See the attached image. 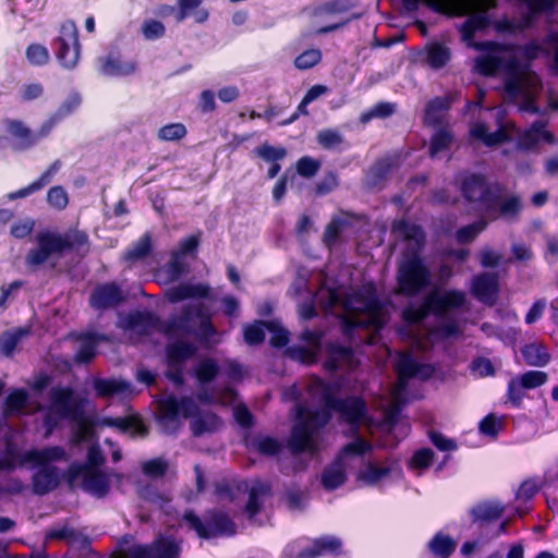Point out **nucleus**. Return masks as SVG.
Listing matches in <instances>:
<instances>
[{
    "instance_id": "nucleus-15",
    "label": "nucleus",
    "mask_w": 558,
    "mask_h": 558,
    "mask_svg": "<svg viewBox=\"0 0 558 558\" xmlns=\"http://www.w3.org/2000/svg\"><path fill=\"white\" fill-rule=\"evenodd\" d=\"M183 521L203 538H209L217 535L229 536L235 533V524L221 511L209 512L205 522H203L193 512H186L183 517Z\"/></svg>"
},
{
    "instance_id": "nucleus-16",
    "label": "nucleus",
    "mask_w": 558,
    "mask_h": 558,
    "mask_svg": "<svg viewBox=\"0 0 558 558\" xmlns=\"http://www.w3.org/2000/svg\"><path fill=\"white\" fill-rule=\"evenodd\" d=\"M53 47L60 64L65 69H74L80 60L81 46L76 25L72 21L61 24Z\"/></svg>"
},
{
    "instance_id": "nucleus-55",
    "label": "nucleus",
    "mask_w": 558,
    "mask_h": 558,
    "mask_svg": "<svg viewBox=\"0 0 558 558\" xmlns=\"http://www.w3.org/2000/svg\"><path fill=\"white\" fill-rule=\"evenodd\" d=\"M502 428V418L488 414L480 422V432L490 438H496Z\"/></svg>"
},
{
    "instance_id": "nucleus-57",
    "label": "nucleus",
    "mask_w": 558,
    "mask_h": 558,
    "mask_svg": "<svg viewBox=\"0 0 558 558\" xmlns=\"http://www.w3.org/2000/svg\"><path fill=\"white\" fill-rule=\"evenodd\" d=\"M27 60L35 65H44L49 60L48 49L39 44H32L26 50Z\"/></svg>"
},
{
    "instance_id": "nucleus-50",
    "label": "nucleus",
    "mask_w": 558,
    "mask_h": 558,
    "mask_svg": "<svg viewBox=\"0 0 558 558\" xmlns=\"http://www.w3.org/2000/svg\"><path fill=\"white\" fill-rule=\"evenodd\" d=\"M186 134V129L182 123H171L159 129L158 138L165 142L179 141Z\"/></svg>"
},
{
    "instance_id": "nucleus-21",
    "label": "nucleus",
    "mask_w": 558,
    "mask_h": 558,
    "mask_svg": "<svg viewBox=\"0 0 558 558\" xmlns=\"http://www.w3.org/2000/svg\"><path fill=\"white\" fill-rule=\"evenodd\" d=\"M219 371L223 372L227 377L233 381L240 380L243 375L242 366L234 361H226L221 366H218L214 359H203L194 368V376L201 385L211 381Z\"/></svg>"
},
{
    "instance_id": "nucleus-45",
    "label": "nucleus",
    "mask_w": 558,
    "mask_h": 558,
    "mask_svg": "<svg viewBox=\"0 0 558 558\" xmlns=\"http://www.w3.org/2000/svg\"><path fill=\"white\" fill-rule=\"evenodd\" d=\"M433 450L423 448L417 450L410 460L409 468L420 475L425 469H427L433 460Z\"/></svg>"
},
{
    "instance_id": "nucleus-30",
    "label": "nucleus",
    "mask_w": 558,
    "mask_h": 558,
    "mask_svg": "<svg viewBox=\"0 0 558 558\" xmlns=\"http://www.w3.org/2000/svg\"><path fill=\"white\" fill-rule=\"evenodd\" d=\"M209 288L203 283H181L167 291L170 302H180L186 299L199 300L208 295Z\"/></svg>"
},
{
    "instance_id": "nucleus-42",
    "label": "nucleus",
    "mask_w": 558,
    "mask_h": 558,
    "mask_svg": "<svg viewBox=\"0 0 558 558\" xmlns=\"http://www.w3.org/2000/svg\"><path fill=\"white\" fill-rule=\"evenodd\" d=\"M169 464L162 458H155L142 463V472L150 481L161 478L168 471Z\"/></svg>"
},
{
    "instance_id": "nucleus-34",
    "label": "nucleus",
    "mask_w": 558,
    "mask_h": 558,
    "mask_svg": "<svg viewBox=\"0 0 558 558\" xmlns=\"http://www.w3.org/2000/svg\"><path fill=\"white\" fill-rule=\"evenodd\" d=\"M450 106L449 97H437L425 109L424 122L428 125L441 124Z\"/></svg>"
},
{
    "instance_id": "nucleus-1",
    "label": "nucleus",
    "mask_w": 558,
    "mask_h": 558,
    "mask_svg": "<svg viewBox=\"0 0 558 558\" xmlns=\"http://www.w3.org/2000/svg\"><path fill=\"white\" fill-rule=\"evenodd\" d=\"M465 304L464 292L457 290H433L420 305H409L402 313L403 323L399 329L401 339L409 350L396 354L393 366L398 374L397 384L375 403L376 416L368 415L363 400L350 397L336 398L342 384L330 385L317 377H311L304 385H293L283 391V398L295 402L293 426L289 447L294 454L313 456L318 450L320 428L332 411L340 413L353 429L364 427L371 435L379 433L380 447H393L403 438L409 425L400 421L401 407L407 401V381L410 378L427 379L435 368L420 357L438 341L460 332L456 311Z\"/></svg>"
},
{
    "instance_id": "nucleus-41",
    "label": "nucleus",
    "mask_w": 558,
    "mask_h": 558,
    "mask_svg": "<svg viewBox=\"0 0 558 558\" xmlns=\"http://www.w3.org/2000/svg\"><path fill=\"white\" fill-rule=\"evenodd\" d=\"M27 333L28 330L24 328H17L2 333L0 337V353L10 356L21 339Z\"/></svg>"
},
{
    "instance_id": "nucleus-38",
    "label": "nucleus",
    "mask_w": 558,
    "mask_h": 558,
    "mask_svg": "<svg viewBox=\"0 0 558 558\" xmlns=\"http://www.w3.org/2000/svg\"><path fill=\"white\" fill-rule=\"evenodd\" d=\"M505 508L499 501H486L472 509L474 520L490 521L501 515Z\"/></svg>"
},
{
    "instance_id": "nucleus-49",
    "label": "nucleus",
    "mask_w": 558,
    "mask_h": 558,
    "mask_svg": "<svg viewBox=\"0 0 558 558\" xmlns=\"http://www.w3.org/2000/svg\"><path fill=\"white\" fill-rule=\"evenodd\" d=\"M486 225L487 222L484 219H480L472 225L462 227L457 231V241L459 243L471 242L486 228Z\"/></svg>"
},
{
    "instance_id": "nucleus-61",
    "label": "nucleus",
    "mask_w": 558,
    "mask_h": 558,
    "mask_svg": "<svg viewBox=\"0 0 558 558\" xmlns=\"http://www.w3.org/2000/svg\"><path fill=\"white\" fill-rule=\"evenodd\" d=\"M149 250H150L149 238L147 235H144L143 238H141L138 240V242L136 244H134L133 247H131L126 252L125 257L130 260H136V259H140V258L144 257L145 255H147Z\"/></svg>"
},
{
    "instance_id": "nucleus-39",
    "label": "nucleus",
    "mask_w": 558,
    "mask_h": 558,
    "mask_svg": "<svg viewBox=\"0 0 558 558\" xmlns=\"http://www.w3.org/2000/svg\"><path fill=\"white\" fill-rule=\"evenodd\" d=\"M397 167V159L387 157L378 160L368 172V180L372 184L379 183L380 180L391 174L392 170Z\"/></svg>"
},
{
    "instance_id": "nucleus-35",
    "label": "nucleus",
    "mask_w": 558,
    "mask_h": 558,
    "mask_svg": "<svg viewBox=\"0 0 558 558\" xmlns=\"http://www.w3.org/2000/svg\"><path fill=\"white\" fill-rule=\"evenodd\" d=\"M521 353L529 365L545 366L550 361L548 349L542 342H532L521 349Z\"/></svg>"
},
{
    "instance_id": "nucleus-56",
    "label": "nucleus",
    "mask_w": 558,
    "mask_h": 558,
    "mask_svg": "<svg viewBox=\"0 0 558 558\" xmlns=\"http://www.w3.org/2000/svg\"><path fill=\"white\" fill-rule=\"evenodd\" d=\"M81 104V97L78 94H71L63 104L59 107L54 117L51 119L50 124L52 125L57 121L72 113Z\"/></svg>"
},
{
    "instance_id": "nucleus-62",
    "label": "nucleus",
    "mask_w": 558,
    "mask_h": 558,
    "mask_svg": "<svg viewBox=\"0 0 558 558\" xmlns=\"http://www.w3.org/2000/svg\"><path fill=\"white\" fill-rule=\"evenodd\" d=\"M480 262L483 267H496L501 262L502 255L490 247H484L480 254Z\"/></svg>"
},
{
    "instance_id": "nucleus-13",
    "label": "nucleus",
    "mask_w": 558,
    "mask_h": 558,
    "mask_svg": "<svg viewBox=\"0 0 558 558\" xmlns=\"http://www.w3.org/2000/svg\"><path fill=\"white\" fill-rule=\"evenodd\" d=\"M367 445L362 436L354 437L342 447L337 458L327 465L320 475V482L325 489L333 490L340 487L347 480V470L355 468L356 459L365 452Z\"/></svg>"
},
{
    "instance_id": "nucleus-25",
    "label": "nucleus",
    "mask_w": 558,
    "mask_h": 558,
    "mask_svg": "<svg viewBox=\"0 0 558 558\" xmlns=\"http://www.w3.org/2000/svg\"><path fill=\"white\" fill-rule=\"evenodd\" d=\"M124 298L123 291L116 283H104L93 291L90 305L96 310H104L118 305Z\"/></svg>"
},
{
    "instance_id": "nucleus-43",
    "label": "nucleus",
    "mask_w": 558,
    "mask_h": 558,
    "mask_svg": "<svg viewBox=\"0 0 558 558\" xmlns=\"http://www.w3.org/2000/svg\"><path fill=\"white\" fill-rule=\"evenodd\" d=\"M452 143V134L448 130H438L432 136L429 154L436 158L445 153Z\"/></svg>"
},
{
    "instance_id": "nucleus-3",
    "label": "nucleus",
    "mask_w": 558,
    "mask_h": 558,
    "mask_svg": "<svg viewBox=\"0 0 558 558\" xmlns=\"http://www.w3.org/2000/svg\"><path fill=\"white\" fill-rule=\"evenodd\" d=\"M63 418H71L74 422L72 446L86 444L88 447L86 462L70 465L69 481L73 485H80L83 490L95 497H104L109 490L110 480L101 469L105 458L99 446L95 444V428L108 426L131 436H144L147 433L146 426L134 414L125 417L102 418L87 416L80 410L71 388L54 387L50 390V405L44 418L45 438L51 435L53 428Z\"/></svg>"
},
{
    "instance_id": "nucleus-5",
    "label": "nucleus",
    "mask_w": 558,
    "mask_h": 558,
    "mask_svg": "<svg viewBox=\"0 0 558 558\" xmlns=\"http://www.w3.org/2000/svg\"><path fill=\"white\" fill-rule=\"evenodd\" d=\"M314 299L324 312L342 317L343 331L349 337L355 328L378 331L387 322V307L378 300L373 283L350 291L324 286Z\"/></svg>"
},
{
    "instance_id": "nucleus-4",
    "label": "nucleus",
    "mask_w": 558,
    "mask_h": 558,
    "mask_svg": "<svg viewBox=\"0 0 558 558\" xmlns=\"http://www.w3.org/2000/svg\"><path fill=\"white\" fill-rule=\"evenodd\" d=\"M118 325L132 335L143 336L159 331L172 339L167 347V377L175 386L183 383L182 364L196 351L190 339L210 342L215 333L207 312L201 303L190 304L181 316L173 317L168 325H163L156 315L146 311L120 314Z\"/></svg>"
},
{
    "instance_id": "nucleus-58",
    "label": "nucleus",
    "mask_w": 558,
    "mask_h": 558,
    "mask_svg": "<svg viewBox=\"0 0 558 558\" xmlns=\"http://www.w3.org/2000/svg\"><path fill=\"white\" fill-rule=\"evenodd\" d=\"M252 445L264 454H276L281 447L278 440L268 436L254 438Z\"/></svg>"
},
{
    "instance_id": "nucleus-7",
    "label": "nucleus",
    "mask_w": 558,
    "mask_h": 558,
    "mask_svg": "<svg viewBox=\"0 0 558 558\" xmlns=\"http://www.w3.org/2000/svg\"><path fill=\"white\" fill-rule=\"evenodd\" d=\"M497 129L489 131L483 120L472 121L470 124V137L488 147L504 142L515 141L517 148L524 151L536 150L543 143H554V135L546 130L543 121L534 122L529 129L518 130L512 123L502 122L504 108H494Z\"/></svg>"
},
{
    "instance_id": "nucleus-11",
    "label": "nucleus",
    "mask_w": 558,
    "mask_h": 558,
    "mask_svg": "<svg viewBox=\"0 0 558 558\" xmlns=\"http://www.w3.org/2000/svg\"><path fill=\"white\" fill-rule=\"evenodd\" d=\"M367 449L355 462V480L363 486L385 488L402 478L399 462L391 457L374 453V445L364 438Z\"/></svg>"
},
{
    "instance_id": "nucleus-40",
    "label": "nucleus",
    "mask_w": 558,
    "mask_h": 558,
    "mask_svg": "<svg viewBox=\"0 0 558 558\" xmlns=\"http://www.w3.org/2000/svg\"><path fill=\"white\" fill-rule=\"evenodd\" d=\"M98 337L92 333L83 335L80 338V345L76 353V361L80 363L89 362L96 354Z\"/></svg>"
},
{
    "instance_id": "nucleus-44",
    "label": "nucleus",
    "mask_w": 558,
    "mask_h": 558,
    "mask_svg": "<svg viewBox=\"0 0 558 558\" xmlns=\"http://www.w3.org/2000/svg\"><path fill=\"white\" fill-rule=\"evenodd\" d=\"M317 142L326 149H340L344 140L337 130H322L317 134Z\"/></svg>"
},
{
    "instance_id": "nucleus-6",
    "label": "nucleus",
    "mask_w": 558,
    "mask_h": 558,
    "mask_svg": "<svg viewBox=\"0 0 558 558\" xmlns=\"http://www.w3.org/2000/svg\"><path fill=\"white\" fill-rule=\"evenodd\" d=\"M391 232L396 240L405 244L403 257L398 269V284L403 294L414 295L430 283V272L420 257L425 235L415 223L405 219L396 220Z\"/></svg>"
},
{
    "instance_id": "nucleus-19",
    "label": "nucleus",
    "mask_w": 558,
    "mask_h": 558,
    "mask_svg": "<svg viewBox=\"0 0 558 558\" xmlns=\"http://www.w3.org/2000/svg\"><path fill=\"white\" fill-rule=\"evenodd\" d=\"M270 335L269 342L272 347L282 348L288 343L289 332L278 322H255L244 328V340L248 344L260 343L265 338V331Z\"/></svg>"
},
{
    "instance_id": "nucleus-36",
    "label": "nucleus",
    "mask_w": 558,
    "mask_h": 558,
    "mask_svg": "<svg viewBox=\"0 0 558 558\" xmlns=\"http://www.w3.org/2000/svg\"><path fill=\"white\" fill-rule=\"evenodd\" d=\"M137 493L143 500L154 504L159 508H163L171 500L169 492L158 489L153 483H140Z\"/></svg>"
},
{
    "instance_id": "nucleus-24",
    "label": "nucleus",
    "mask_w": 558,
    "mask_h": 558,
    "mask_svg": "<svg viewBox=\"0 0 558 558\" xmlns=\"http://www.w3.org/2000/svg\"><path fill=\"white\" fill-rule=\"evenodd\" d=\"M324 366L329 372H350L357 366V360L349 347L330 344Z\"/></svg>"
},
{
    "instance_id": "nucleus-10",
    "label": "nucleus",
    "mask_w": 558,
    "mask_h": 558,
    "mask_svg": "<svg viewBox=\"0 0 558 558\" xmlns=\"http://www.w3.org/2000/svg\"><path fill=\"white\" fill-rule=\"evenodd\" d=\"M65 252L85 255L88 252L87 235L78 230L65 233L41 232L37 235V247L29 251L26 257L28 265L38 266L45 263L54 266V260Z\"/></svg>"
},
{
    "instance_id": "nucleus-37",
    "label": "nucleus",
    "mask_w": 558,
    "mask_h": 558,
    "mask_svg": "<svg viewBox=\"0 0 558 558\" xmlns=\"http://www.w3.org/2000/svg\"><path fill=\"white\" fill-rule=\"evenodd\" d=\"M426 62L434 69H440L450 60V50L442 44L433 43L426 47Z\"/></svg>"
},
{
    "instance_id": "nucleus-23",
    "label": "nucleus",
    "mask_w": 558,
    "mask_h": 558,
    "mask_svg": "<svg viewBox=\"0 0 558 558\" xmlns=\"http://www.w3.org/2000/svg\"><path fill=\"white\" fill-rule=\"evenodd\" d=\"M471 291L484 304L493 305L498 296L499 278L494 272H483L472 279Z\"/></svg>"
},
{
    "instance_id": "nucleus-27",
    "label": "nucleus",
    "mask_w": 558,
    "mask_h": 558,
    "mask_svg": "<svg viewBox=\"0 0 558 558\" xmlns=\"http://www.w3.org/2000/svg\"><path fill=\"white\" fill-rule=\"evenodd\" d=\"M100 72L108 76H126L135 72L136 63L117 52H110L99 60Z\"/></svg>"
},
{
    "instance_id": "nucleus-54",
    "label": "nucleus",
    "mask_w": 558,
    "mask_h": 558,
    "mask_svg": "<svg viewBox=\"0 0 558 558\" xmlns=\"http://www.w3.org/2000/svg\"><path fill=\"white\" fill-rule=\"evenodd\" d=\"M47 202L51 207L62 210L69 204V195L62 186L57 185L48 191Z\"/></svg>"
},
{
    "instance_id": "nucleus-33",
    "label": "nucleus",
    "mask_w": 558,
    "mask_h": 558,
    "mask_svg": "<svg viewBox=\"0 0 558 558\" xmlns=\"http://www.w3.org/2000/svg\"><path fill=\"white\" fill-rule=\"evenodd\" d=\"M7 131L11 136L13 147L16 149H26L33 146L39 138L19 121H9L7 123Z\"/></svg>"
},
{
    "instance_id": "nucleus-29",
    "label": "nucleus",
    "mask_w": 558,
    "mask_h": 558,
    "mask_svg": "<svg viewBox=\"0 0 558 558\" xmlns=\"http://www.w3.org/2000/svg\"><path fill=\"white\" fill-rule=\"evenodd\" d=\"M457 548V542L444 532L436 533L427 543V553L421 558H449Z\"/></svg>"
},
{
    "instance_id": "nucleus-12",
    "label": "nucleus",
    "mask_w": 558,
    "mask_h": 558,
    "mask_svg": "<svg viewBox=\"0 0 558 558\" xmlns=\"http://www.w3.org/2000/svg\"><path fill=\"white\" fill-rule=\"evenodd\" d=\"M66 459L63 447L51 446L43 449H31L20 456V464H32L40 466L33 476V488L38 495H44L54 489L59 484V474L51 462Z\"/></svg>"
},
{
    "instance_id": "nucleus-47",
    "label": "nucleus",
    "mask_w": 558,
    "mask_h": 558,
    "mask_svg": "<svg viewBox=\"0 0 558 558\" xmlns=\"http://www.w3.org/2000/svg\"><path fill=\"white\" fill-rule=\"evenodd\" d=\"M254 154L267 162H276L283 159L287 155V151L283 147L263 144L254 149Z\"/></svg>"
},
{
    "instance_id": "nucleus-17",
    "label": "nucleus",
    "mask_w": 558,
    "mask_h": 558,
    "mask_svg": "<svg viewBox=\"0 0 558 558\" xmlns=\"http://www.w3.org/2000/svg\"><path fill=\"white\" fill-rule=\"evenodd\" d=\"M198 245L196 236H189L182 240L179 247L171 254L170 260L156 272V278L160 283H170L178 280L184 271V256L193 253Z\"/></svg>"
},
{
    "instance_id": "nucleus-46",
    "label": "nucleus",
    "mask_w": 558,
    "mask_h": 558,
    "mask_svg": "<svg viewBox=\"0 0 558 558\" xmlns=\"http://www.w3.org/2000/svg\"><path fill=\"white\" fill-rule=\"evenodd\" d=\"M541 484V480L538 478H527L523 481L518 490L515 492V501H530L539 490Z\"/></svg>"
},
{
    "instance_id": "nucleus-52",
    "label": "nucleus",
    "mask_w": 558,
    "mask_h": 558,
    "mask_svg": "<svg viewBox=\"0 0 558 558\" xmlns=\"http://www.w3.org/2000/svg\"><path fill=\"white\" fill-rule=\"evenodd\" d=\"M517 377L524 389L537 388L544 385L547 380V374L542 371H529Z\"/></svg>"
},
{
    "instance_id": "nucleus-64",
    "label": "nucleus",
    "mask_w": 558,
    "mask_h": 558,
    "mask_svg": "<svg viewBox=\"0 0 558 558\" xmlns=\"http://www.w3.org/2000/svg\"><path fill=\"white\" fill-rule=\"evenodd\" d=\"M472 369L481 377L492 376L495 372L490 360L486 357H478L474 360L472 363Z\"/></svg>"
},
{
    "instance_id": "nucleus-48",
    "label": "nucleus",
    "mask_w": 558,
    "mask_h": 558,
    "mask_svg": "<svg viewBox=\"0 0 558 558\" xmlns=\"http://www.w3.org/2000/svg\"><path fill=\"white\" fill-rule=\"evenodd\" d=\"M322 60V52L319 49H307L294 59V65L299 70H307L315 66Z\"/></svg>"
},
{
    "instance_id": "nucleus-31",
    "label": "nucleus",
    "mask_w": 558,
    "mask_h": 558,
    "mask_svg": "<svg viewBox=\"0 0 558 558\" xmlns=\"http://www.w3.org/2000/svg\"><path fill=\"white\" fill-rule=\"evenodd\" d=\"M246 488L248 490V500L245 506V513L248 519L252 520L253 517L259 512L265 498L270 492V487L265 482L254 481L250 485L246 484Z\"/></svg>"
},
{
    "instance_id": "nucleus-9",
    "label": "nucleus",
    "mask_w": 558,
    "mask_h": 558,
    "mask_svg": "<svg viewBox=\"0 0 558 558\" xmlns=\"http://www.w3.org/2000/svg\"><path fill=\"white\" fill-rule=\"evenodd\" d=\"M461 190L464 197L471 203H476L478 210L489 219L498 216L513 218L522 209L518 196L506 195L499 184H488L482 175L465 177Z\"/></svg>"
},
{
    "instance_id": "nucleus-32",
    "label": "nucleus",
    "mask_w": 558,
    "mask_h": 558,
    "mask_svg": "<svg viewBox=\"0 0 558 558\" xmlns=\"http://www.w3.org/2000/svg\"><path fill=\"white\" fill-rule=\"evenodd\" d=\"M203 0H178L175 21L183 22L192 16L196 23H204L208 20L209 13L205 8H201Z\"/></svg>"
},
{
    "instance_id": "nucleus-18",
    "label": "nucleus",
    "mask_w": 558,
    "mask_h": 558,
    "mask_svg": "<svg viewBox=\"0 0 558 558\" xmlns=\"http://www.w3.org/2000/svg\"><path fill=\"white\" fill-rule=\"evenodd\" d=\"M180 544L173 537L160 536L151 545H135L119 554V558H179Z\"/></svg>"
},
{
    "instance_id": "nucleus-8",
    "label": "nucleus",
    "mask_w": 558,
    "mask_h": 558,
    "mask_svg": "<svg viewBox=\"0 0 558 558\" xmlns=\"http://www.w3.org/2000/svg\"><path fill=\"white\" fill-rule=\"evenodd\" d=\"M187 417L191 418V428L196 436L213 432L219 425L217 415L201 411L190 397L178 401L173 395L166 393L157 400V421L165 433L175 432L181 424V418Z\"/></svg>"
},
{
    "instance_id": "nucleus-22",
    "label": "nucleus",
    "mask_w": 558,
    "mask_h": 558,
    "mask_svg": "<svg viewBox=\"0 0 558 558\" xmlns=\"http://www.w3.org/2000/svg\"><path fill=\"white\" fill-rule=\"evenodd\" d=\"M322 332L317 330H304L301 339L304 344L291 345L286 350V355L302 364H313L317 360L320 350Z\"/></svg>"
},
{
    "instance_id": "nucleus-14",
    "label": "nucleus",
    "mask_w": 558,
    "mask_h": 558,
    "mask_svg": "<svg viewBox=\"0 0 558 558\" xmlns=\"http://www.w3.org/2000/svg\"><path fill=\"white\" fill-rule=\"evenodd\" d=\"M342 543L332 535H325L314 539H298L284 548L287 558H318L327 555L341 554Z\"/></svg>"
},
{
    "instance_id": "nucleus-28",
    "label": "nucleus",
    "mask_w": 558,
    "mask_h": 558,
    "mask_svg": "<svg viewBox=\"0 0 558 558\" xmlns=\"http://www.w3.org/2000/svg\"><path fill=\"white\" fill-rule=\"evenodd\" d=\"M41 410L40 404H31L28 401V395L23 389L12 391L5 399L4 402V415H16L22 413H34Z\"/></svg>"
},
{
    "instance_id": "nucleus-26",
    "label": "nucleus",
    "mask_w": 558,
    "mask_h": 558,
    "mask_svg": "<svg viewBox=\"0 0 558 558\" xmlns=\"http://www.w3.org/2000/svg\"><path fill=\"white\" fill-rule=\"evenodd\" d=\"M94 389L99 397L105 398H118L124 400L134 395V389L130 383L117 378L95 379Z\"/></svg>"
},
{
    "instance_id": "nucleus-59",
    "label": "nucleus",
    "mask_w": 558,
    "mask_h": 558,
    "mask_svg": "<svg viewBox=\"0 0 558 558\" xmlns=\"http://www.w3.org/2000/svg\"><path fill=\"white\" fill-rule=\"evenodd\" d=\"M320 167V163L311 158V157H302L296 163V171L300 175L305 178H312L316 174Z\"/></svg>"
},
{
    "instance_id": "nucleus-20",
    "label": "nucleus",
    "mask_w": 558,
    "mask_h": 558,
    "mask_svg": "<svg viewBox=\"0 0 558 558\" xmlns=\"http://www.w3.org/2000/svg\"><path fill=\"white\" fill-rule=\"evenodd\" d=\"M198 400L202 403H219L222 405H234L233 414L235 421L243 427H248L252 425V414L250 411L242 404H235L236 402V392L227 387L222 390H203L197 396Z\"/></svg>"
},
{
    "instance_id": "nucleus-63",
    "label": "nucleus",
    "mask_w": 558,
    "mask_h": 558,
    "mask_svg": "<svg viewBox=\"0 0 558 558\" xmlns=\"http://www.w3.org/2000/svg\"><path fill=\"white\" fill-rule=\"evenodd\" d=\"M342 222L338 219H333L326 228L324 234V242L331 247L338 240L341 232Z\"/></svg>"
},
{
    "instance_id": "nucleus-60",
    "label": "nucleus",
    "mask_w": 558,
    "mask_h": 558,
    "mask_svg": "<svg viewBox=\"0 0 558 558\" xmlns=\"http://www.w3.org/2000/svg\"><path fill=\"white\" fill-rule=\"evenodd\" d=\"M149 250H150L149 238L147 235H144L143 238H141L138 240V242L136 244H134L133 247H131L126 252L125 257L130 260H136V259H140V258L144 257L145 255H147Z\"/></svg>"
},
{
    "instance_id": "nucleus-51",
    "label": "nucleus",
    "mask_w": 558,
    "mask_h": 558,
    "mask_svg": "<svg viewBox=\"0 0 558 558\" xmlns=\"http://www.w3.org/2000/svg\"><path fill=\"white\" fill-rule=\"evenodd\" d=\"M141 32L145 39L156 40L165 35L166 27L160 21L149 19L143 22Z\"/></svg>"
},
{
    "instance_id": "nucleus-53",
    "label": "nucleus",
    "mask_w": 558,
    "mask_h": 558,
    "mask_svg": "<svg viewBox=\"0 0 558 558\" xmlns=\"http://www.w3.org/2000/svg\"><path fill=\"white\" fill-rule=\"evenodd\" d=\"M396 106L391 102H379L368 111L362 113L361 121L367 123L374 118H386L395 112Z\"/></svg>"
},
{
    "instance_id": "nucleus-2",
    "label": "nucleus",
    "mask_w": 558,
    "mask_h": 558,
    "mask_svg": "<svg viewBox=\"0 0 558 558\" xmlns=\"http://www.w3.org/2000/svg\"><path fill=\"white\" fill-rule=\"evenodd\" d=\"M557 0H517L525 9L519 21L504 19L495 23L498 32L517 33L530 27L537 14L549 13ZM408 9L414 10L422 2L435 12L449 16H463L468 19L460 27L462 40L468 47L481 51L474 59L473 69L482 75L501 74L505 80V90L512 99H522L523 109L536 112L534 102L536 94L541 90V80L536 73L529 69L527 62L539 54L549 56L554 52V66L558 72V33L550 32L541 45L532 40L524 46L501 45L495 41H475L476 32L490 24L488 10L496 5V0H403Z\"/></svg>"
}]
</instances>
